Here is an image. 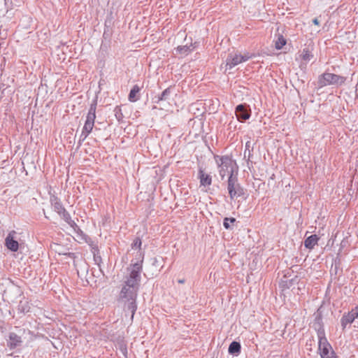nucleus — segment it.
I'll list each match as a JSON object with an SVG mask.
<instances>
[{
	"label": "nucleus",
	"mask_w": 358,
	"mask_h": 358,
	"mask_svg": "<svg viewBox=\"0 0 358 358\" xmlns=\"http://www.w3.org/2000/svg\"><path fill=\"white\" fill-rule=\"evenodd\" d=\"M143 259L132 263L128 268L129 275L124 282L119 295V301L122 302L125 313H131L132 320L137 309L136 298L141 282Z\"/></svg>",
	"instance_id": "obj_1"
},
{
	"label": "nucleus",
	"mask_w": 358,
	"mask_h": 358,
	"mask_svg": "<svg viewBox=\"0 0 358 358\" xmlns=\"http://www.w3.org/2000/svg\"><path fill=\"white\" fill-rule=\"evenodd\" d=\"M214 159L217 166L219 175L222 180L226 176H234V172L237 171L238 166L235 160L229 155H214Z\"/></svg>",
	"instance_id": "obj_2"
},
{
	"label": "nucleus",
	"mask_w": 358,
	"mask_h": 358,
	"mask_svg": "<svg viewBox=\"0 0 358 358\" xmlns=\"http://www.w3.org/2000/svg\"><path fill=\"white\" fill-rule=\"evenodd\" d=\"M346 78L331 73H324L318 77L317 85L320 88L327 85L341 86L345 83Z\"/></svg>",
	"instance_id": "obj_3"
},
{
	"label": "nucleus",
	"mask_w": 358,
	"mask_h": 358,
	"mask_svg": "<svg viewBox=\"0 0 358 358\" xmlns=\"http://www.w3.org/2000/svg\"><path fill=\"white\" fill-rule=\"evenodd\" d=\"M227 190L231 200L245 194L244 189L238 182L237 176L231 174L228 178Z\"/></svg>",
	"instance_id": "obj_4"
},
{
	"label": "nucleus",
	"mask_w": 358,
	"mask_h": 358,
	"mask_svg": "<svg viewBox=\"0 0 358 358\" xmlns=\"http://www.w3.org/2000/svg\"><path fill=\"white\" fill-rule=\"evenodd\" d=\"M317 337L319 340L318 350L320 351V357L321 358H327L330 356V350H333L325 336L324 329L323 327H320L317 329Z\"/></svg>",
	"instance_id": "obj_5"
},
{
	"label": "nucleus",
	"mask_w": 358,
	"mask_h": 358,
	"mask_svg": "<svg viewBox=\"0 0 358 358\" xmlns=\"http://www.w3.org/2000/svg\"><path fill=\"white\" fill-rule=\"evenodd\" d=\"M254 57V54H250L249 52H245L243 55L238 53H235L234 55L229 54L226 60L227 69H231L238 64L246 62Z\"/></svg>",
	"instance_id": "obj_6"
},
{
	"label": "nucleus",
	"mask_w": 358,
	"mask_h": 358,
	"mask_svg": "<svg viewBox=\"0 0 358 358\" xmlns=\"http://www.w3.org/2000/svg\"><path fill=\"white\" fill-rule=\"evenodd\" d=\"M235 113L238 121L244 122L250 117L251 110L246 103H241L236 107Z\"/></svg>",
	"instance_id": "obj_7"
},
{
	"label": "nucleus",
	"mask_w": 358,
	"mask_h": 358,
	"mask_svg": "<svg viewBox=\"0 0 358 358\" xmlns=\"http://www.w3.org/2000/svg\"><path fill=\"white\" fill-rule=\"evenodd\" d=\"M23 343L22 338L20 335L15 332H10L6 339V345L10 350H15L22 345Z\"/></svg>",
	"instance_id": "obj_8"
},
{
	"label": "nucleus",
	"mask_w": 358,
	"mask_h": 358,
	"mask_svg": "<svg viewBox=\"0 0 358 358\" xmlns=\"http://www.w3.org/2000/svg\"><path fill=\"white\" fill-rule=\"evenodd\" d=\"M50 203L54 210L63 219L69 213L64 207L61 200L56 196L50 197Z\"/></svg>",
	"instance_id": "obj_9"
},
{
	"label": "nucleus",
	"mask_w": 358,
	"mask_h": 358,
	"mask_svg": "<svg viewBox=\"0 0 358 358\" xmlns=\"http://www.w3.org/2000/svg\"><path fill=\"white\" fill-rule=\"evenodd\" d=\"M16 234V231L13 230L8 233L5 239V246L11 252H17L19 249V243L15 237Z\"/></svg>",
	"instance_id": "obj_10"
},
{
	"label": "nucleus",
	"mask_w": 358,
	"mask_h": 358,
	"mask_svg": "<svg viewBox=\"0 0 358 358\" xmlns=\"http://www.w3.org/2000/svg\"><path fill=\"white\" fill-rule=\"evenodd\" d=\"M198 178L200 180L201 186H210L212 184V177L209 174L205 173L202 168H199L198 171Z\"/></svg>",
	"instance_id": "obj_11"
},
{
	"label": "nucleus",
	"mask_w": 358,
	"mask_h": 358,
	"mask_svg": "<svg viewBox=\"0 0 358 358\" xmlns=\"http://www.w3.org/2000/svg\"><path fill=\"white\" fill-rule=\"evenodd\" d=\"M97 105V100L94 99L90 104L85 122L94 123L96 118V109Z\"/></svg>",
	"instance_id": "obj_12"
},
{
	"label": "nucleus",
	"mask_w": 358,
	"mask_h": 358,
	"mask_svg": "<svg viewBox=\"0 0 358 358\" xmlns=\"http://www.w3.org/2000/svg\"><path fill=\"white\" fill-rule=\"evenodd\" d=\"M94 123L85 122L79 138V143L81 144L92 131Z\"/></svg>",
	"instance_id": "obj_13"
},
{
	"label": "nucleus",
	"mask_w": 358,
	"mask_h": 358,
	"mask_svg": "<svg viewBox=\"0 0 358 358\" xmlns=\"http://www.w3.org/2000/svg\"><path fill=\"white\" fill-rule=\"evenodd\" d=\"M356 313H348L347 315H344L341 320V323L343 329H345L348 324L353 322L355 319L357 317Z\"/></svg>",
	"instance_id": "obj_14"
},
{
	"label": "nucleus",
	"mask_w": 358,
	"mask_h": 358,
	"mask_svg": "<svg viewBox=\"0 0 358 358\" xmlns=\"http://www.w3.org/2000/svg\"><path fill=\"white\" fill-rule=\"evenodd\" d=\"M319 237L316 234L310 235L304 241V246L310 250L313 249L317 244Z\"/></svg>",
	"instance_id": "obj_15"
},
{
	"label": "nucleus",
	"mask_w": 358,
	"mask_h": 358,
	"mask_svg": "<svg viewBox=\"0 0 358 358\" xmlns=\"http://www.w3.org/2000/svg\"><path fill=\"white\" fill-rule=\"evenodd\" d=\"M140 90L141 88L137 85L133 86L129 94V100L131 102H135L139 99V96H138L137 94L139 93Z\"/></svg>",
	"instance_id": "obj_16"
},
{
	"label": "nucleus",
	"mask_w": 358,
	"mask_h": 358,
	"mask_svg": "<svg viewBox=\"0 0 358 358\" xmlns=\"http://www.w3.org/2000/svg\"><path fill=\"white\" fill-rule=\"evenodd\" d=\"M17 310L19 313L25 314L30 310V306L29 302L27 300H21L19 302L18 306H17Z\"/></svg>",
	"instance_id": "obj_17"
},
{
	"label": "nucleus",
	"mask_w": 358,
	"mask_h": 358,
	"mask_svg": "<svg viewBox=\"0 0 358 358\" xmlns=\"http://www.w3.org/2000/svg\"><path fill=\"white\" fill-rule=\"evenodd\" d=\"M241 346L240 343L237 341H233L229 346V353L231 355H236L241 352Z\"/></svg>",
	"instance_id": "obj_18"
},
{
	"label": "nucleus",
	"mask_w": 358,
	"mask_h": 358,
	"mask_svg": "<svg viewBox=\"0 0 358 358\" xmlns=\"http://www.w3.org/2000/svg\"><path fill=\"white\" fill-rule=\"evenodd\" d=\"M141 245H142V241L139 237H136L134 240V241L131 244L132 249L138 250V251H139L140 259L138 261H141L142 259V257L143 258V253L141 252Z\"/></svg>",
	"instance_id": "obj_19"
},
{
	"label": "nucleus",
	"mask_w": 358,
	"mask_h": 358,
	"mask_svg": "<svg viewBox=\"0 0 358 358\" xmlns=\"http://www.w3.org/2000/svg\"><path fill=\"white\" fill-rule=\"evenodd\" d=\"M193 50L192 45H180L176 48V52L182 55H187Z\"/></svg>",
	"instance_id": "obj_20"
},
{
	"label": "nucleus",
	"mask_w": 358,
	"mask_h": 358,
	"mask_svg": "<svg viewBox=\"0 0 358 358\" xmlns=\"http://www.w3.org/2000/svg\"><path fill=\"white\" fill-rule=\"evenodd\" d=\"M171 94V87H168L166 90H164L160 95L157 96V101H156V103H159L161 101H166L167 100L170 95Z\"/></svg>",
	"instance_id": "obj_21"
},
{
	"label": "nucleus",
	"mask_w": 358,
	"mask_h": 358,
	"mask_svg": "<svg viewBox=\"0 0 358 358\" xmlns=\"http://www.w3.org/2000/svg\"><path fill=\"white\" fill-rule=\"evenodd\" d=\"M287 41L281 34L278 35V38L275 41V48L277 50H280L286 44Z\"/></svg>",
	"instance_id": "obj_22"
},
{
	"label": "nucleus",
	"mask_w": 358,
	"mask_h": 358,
	"mask_svg": "<svg viewBox=\"0 0 358 358\" xmlns=\"http://www.w3.org/2000/svg\"><path fill=\"white\" fill-rule=\"evenodd\" d=\"M301 59L306 62L310 61L313 57V55L308 48H303L300 55Z\"/></svg>",
	"instance_id": "obj_23"
},
{
	"label": "nucleus",
	"mask_w": 358,
	"mask_h": 358,
	"mask_svg": "<svg viewBox=\"0 0 358 358\" xmlns=\"http://www.w3.org/2000/svg\"><path fill=\"white\" fill-rule=\"evenodd\" d=\"M236 222V219L234 217H225L223 221V226L226 229H231V224H233Z\"/></svg>",
	"instance_id": "obj_24"
},
{
	"label": "nucleus",
	"mask_w": 358,
	"mask_h": 358,
	"mask_svg": "<svg viewBox=\"0 0 358 358\" xmlns=\"http://www.w3.org/2000/svg\"><path fill=\"white\" fill-rule=\"evenodd\" d=\"M63 220L73 229L78 228L77 224L71 219L70 214L66 215Z\"/></svg>",
	"instance_id": "obj_25"
},
{
	"label": "nucleus",
	"mask_w": 358,
	"mask_h": 358,
	"mask_svg": "<svg viewBox=\"0 0 358 358\" xmlns=\"http://www.w3.org/2000/svg\"><path fill=\"white\" fill-rule=\"evenodd\" d=\"M314 327L317 331L320 327H323L322 325V316L320 313H317L315 316Z\"/></svg>",
	"instance_id": "obj_26"
},
{
	"label": "nucleus",
	"mask_w": 358,
	"mask_h": 358,
	"mask_svg": "<svg viewBox=\"0 0 358 358\" xmlns=\"http://www.w3.org/2000/svg\"><path fill=\"white\" fill-rule=\"evenodd\" d=\"M114 112L116 119L118 121H120L123 118L121 108L120 106H116L114 109Z\"/></svg>",
	"instance_id": "obj_27"
},
{
	"label": "nucleus",
	"mask_w": 358,
	"mask_h": 358,
	"mask_svg": "<svg viewBox=\"0 0 358 358\" xmlns=\"http://www.w3.org/2000/svg\"><path fill=\"white\" fill-rule=\"evenodd\" d=\"M92 252L94 255V259L96 262V253H99V248L96 245H94L92 246Z\"/></svg>",
	"instance_id": "obj_28"
},
{
	"label": "nucleus",
	"mask_w": 358,
	"mask_h": 358,
	"mask_svg": "<svg viewBox=\"0 0 358 358\" xmlns=\"http://www.w3.org/2000/svg\"><path fill=\"white\" fill-rule=\"evenodd\" d=\"M7 3V0H0V10L3 9V7H5L6 12H8Z\"/></svg>",
	"instance_id": "obj_29"
},
{
	"label": "nucleus",
	"mask_w": 358,
	"mask_h": 358,
	"mask_svg": "<svg viewBox=\"0 0 358 358\" xmlns=\"http://www.w3.org/2000/svg\"><path fill=\"white\" fill-rule=\"evenodd\" d=\"M121 351H122V354H123L124 356H127V349L126 346H122V347H121Z\"/></svg>",
	"instance_id": "obj_30"
},
{
	"label": "nucleus",
	"mask_w": 358,
	"mask_h": 358,
	"mask_svg": "<svg viewBox=\"0 0 358 358\" xmlns=\"http://www.w3.org/2000/svg\"><path fill=\"white\" fill-rule=\"evenodd\" d=\"M313 23L315 25H319L320 24V22H319V20L317 18H314L313 20Z\"/></svg>",
	"instance_id": "obj_31"
},
{
	"label": "nucleus",
	"mask_w": 358,
	"mask_h": 358,
	"mask_svg": "<svg viewBox=\"0 0 358 358\" xmlns=\"http://www.w3.org/2000/svg\"><path fill=\"white\" fill-rule=\"evenodd\" d=\"M68 255L70 257H75V253H73V252H69L68 253Z\"/></svg>",
	"instance_id": "obj_32"
},
{
	"label": "nucleus",
	"mask_w": 358,
	"mask_h": 358,
	"mask_svg": "<svg viewBox=\"0 0 358 358\" xmlns=\"http://www.w3.org/2000/svg\"><path fill=\"white\" fill-rule=\"evenodd\" d=\"M178 282H179V283L182 284V283H184V282H185V280H184V279H182V280H178Z\"/></svg>",
	"instance_id": "obj_33"
},
{
	"label": "nucleus",
	"mask_w": 358,
	"mask_h": 358,
	"mask_svg": "<svg viewBox=\"0 0 358 358\" xmlns=\"http://www.w3.org/2000/svg\"><path fill=\"white\" fill-rule=\"evenodd\" d=\"M98 259L101 260V257L99 255H98V253H96V261Z\"/></svg>",
	"instance_id": "obj_34"
},
{
	"label": "nucleus",
	"mask_w": 358,
	"mask_h": 358,
	"mask_svg": "<svg viewBox=\"0 0 358 358\" xmlns=\"http://www.w3.org/2000/svg\"><path fill=\"white\" fill-rule=\"evenodd\" d=\"M22 331V333H25L26 330L24 329H20V332Z\"/></svg>",
	"instance_id": "obj_35"
},
{
	"label": "nucleus",
	"mask_w": 358,
	"mask_h": 358,
	"mask_svg": "<svg viewBox=\"0 0 358 358\" xmlns=\"http://www.w3.org/2000/svg\"><path fill=\"white\" fill-rule=\"evenodd\" d=\"M341 246H342V247H343V246H345V242L343 241L341 242Z\"/></svg>",
	"instance_id": "obj_36"
},
{
	"label": "nucleus",
	"mask_w": 358,
	"mask_h": 358,
	"mask_svg": "<svg viewBox=\"0 0 358 358\" xmlns=\"http://www.w3.org/2000/svg\"><path fill=\"white\" fill-rule=\"evenodd\" d=\"M356 310H357V315H358V305L356 307Z\"/></svg>",
	"instance_id": "obj_37"
},
{
	"label": "nucleus",
	"mask_w": 358,
	"mask_h": 358,
	"mask_svg": "<svg viewBox=\"0 0 358 358\" xmlns=\"http://www.w3.org/2000/svg\"><path fill=\"white\" fill-rule=\"evenodd\" d=\"M249 143H250V142H248V143H246V148H248V147H249V146H250V145H249Z\"/></svg>",
	"instance_id": "obj_38"
},
{
	"label": "nucleus",
	"mask_w": 358,
	"mask_h": 358,
	"mask_svg": "<svg viewBox=\"0 0 358 358\" xmlns=\"http://www.w3.org/2000/svg\"><path fill=\"white\" fill-rule=\"evenodd\" d=\"M27 332H28V334H31V331H30V330H27Z\"/></svg>",
	"instance_id": "obj_39"
}]
</instances>
